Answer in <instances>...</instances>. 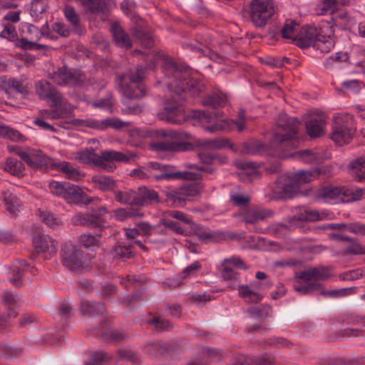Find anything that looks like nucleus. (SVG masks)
<instances>
[{"label":"nucleus","mask_w":365,"mask_h":365,"mask_svg":"<svg viewBox=\"0 0 365 365\" xmlns=\"http://www.w3.org/2000/svg\"><path fill=\"white\" fill-rule=\"evenodd\" d=\"M144 71L138 68L135 72L117 76V85L120 93L128 99L140 98L145 95L143 83Z\"/></svg>","instance_id":"5"},{"label":"nucleus","mask_w":365,"mask_h":365,"mask_svg":"<svg viewBox=\"0 0 365 365\" xmlns=\"http://www.w3.org/2000/svg\"><path fill=\"white\" fill-rule=\"evenodd\" d=\"M5 171L14 176L21 178L24 176V164L16 158H8L4 164Z\"/></svg>","instance_id":"35"},{"label":"nucleus","mask_w":365,"mask_h":365,"mask_svg":"<svg viewBox=\"0 0 365 365\" xmlns=\"http://www.w3.org/2000/svg\"><path fill=\"white\" fill-rule=\"evenodd\" d=\"M92 182L96 188L103 192L113 191L116 187V182L111 177L104 175H93Z\"/></svg>","instance_id":"33"},{"label":"nucleus","mask_w":365,"mask_h":365,"mask_svg":"<svg viewBox=\"0 0 365 365\" xmlns=\"http://www.w3.org/2000/svg\"><path fill=\"white\" fill-rule=\"evenodd\" d=\"M289 151L285 152V154L287 155L286 158L292 156L307 163H314L319 160L318 155L309 150H304L302 151L294 152V153L292 154L287 153Z\"/></svg>","instance_id":"48"},{"label":"nucleus","mask_w":365,"mask_h":365,"mask_svg":"<svg viewBox=\"0 0 365 365\" xmlns=\"http://www.w3.org/2000/svg\"><path fill=\"white\" fill-rule=\"evenodd\" d=\"M99 335L106 340L110 341L111 342H118L125 339L126 335L122 332L117 330L109 329L105 332H99Z\"/></svg>","instance_id":"51"},{"label":"nucleus","mask_w":365,"mask_h":365,"mask_svg":"<svg viewBox=\"0 0 365 365\" xmlns=\"http://www.w3.org/2000/svg\"><path fill=\"white\" fill-rule=\"evenodd\" d=\"M42 222L50 227L55 228L61 225V221L49 212H40Z\"/></svg>","instance_id":"56"},{"label":"nucleus","mask_w":365,"mask_h":365,"mask_svg":"<svg viewBox=\"0 0 365 365\" xmlns=\"http://www.w3.org/2000/svg\"><path fill=\"white\" fill-rule=\"evenodd\" d=\"M319 31L315 27L307 26L303 28V36H299L296 44L301 48L314 46Z\"/></svg>","instance_id":"25"},{"label":"nucleus","mask_w":365,"mask_h":365,"mask_svg":"<svg viewBox=\"0 0 365 365\" xmlns=\"http://www.w3.org/2000/svg\"><path fill=\"white\" fill-rule=\"evenodd\" d=\"M296 190L289 175H280L272 186V195L276 199L291 198Z\"/></svg>","instance_id":"12"},{"label":"nucleus","mask_w":365,"mask_h":365,"mask_svg":"<svg viewBox=\"0 0 365 365\" xmlns=\"http://www.w3.org/2000/svg\"><path fill=\"white\" fill-rule=\"evenodd\" d=\"M68 182L53 181L49 184V189L52 194L63 197Z\"/></svg>","instance_id":"60"},{"label":"nucleus","mask_w":365,"mask_h":365,"mask_svg":"<svg viewBox=\"0 0 365 365\" xmlns=\"http://www.w3.org/2000/svg\"><path fill=\"white\" fill-rule=\"evenodd\" d=\"M344 322L350 324L352 327L345 328L343 330V335L345 336H356L359 335L360 328L365 327V317L359 315L348 316Z\"/></svg>","instance_id":"23"},{"label":"nucleus","mask_w":365,"mask_h":365,"mask_svg":"<svg viewBox=\"0 0 365 365\" xmlns=\"http://www.w3.org/2000/svg\"><path fill=\"white\" fill-rule=\"evenodd\" d=\"M223 269L222 272V279L227 282L228 287L235 290L240 285V273L236 272L232 267L222 266Z\"/></svg>","instance_id":"34"},{"label":"nucleus","mask_w":365,"mask_h":365,"mask_svg":"<svg viewBox=\"0 0 365 365\" xmlns=\"http://www.w3.org/2000/svg\"><path fill=\"white\" fill-rule=\"evenodd\" d=\"M310 293L315 291H319L321 294L326 297H339L345 296L349 292L347 289H341L336 290L326 291L323 289L322 284L317 281L308 282Z\"/></svg>","instance_id":"36"},{"label":"nucleus","mask_w":365,"mask_h":365,"mask_svg":"<svg viewBox=\"0 0 365 365\" xmlns=\"http://www.w3.org/2000/svg\"><path fill=\"white\" fill-rule=\"evenodd\" d=\"M132 158L130 153H125L115 150H105L101 155H97L88 150L81 151L78 154V160L86 164H94L108 172H113L116 166L114 162H128Z\"/></svg>","instance_id":"3"},{"label":"nucleus","mask_w":365,"mask_h":365,"mask_svg":"<svg viewBox=\"0 0 365 365\" xmlns=\"http://www.w3.org/2000/svg\"><path fill=\"white\" fill-rule=\"evenodd\" d=\"M135 36L138 38L142 46L150 48L154 46V40L153 36L144 32L142 30H137L135 32Z\"/></svg>","instance_id":"57"},{"label":"nucleus","mask_w":365,"mask_h":365,"mask_svg":"<svg viewBox=\"0 0 365 365\" xmlns=\"http://www.w3.org/2000/svg\"><path fill=\"white\" fill-rule=\"evenodd\" d=\"M158 58H163L161 66L165 82L170 91L171 98L165 103L163 109L158 113L160 120L173 124H181L185 120V110L182 107L187 92L193 96L200 95L204 85L196 78L191 77L188 68L178 65L165 55L158 53Z\"/></svg>","instance_id":"1"},{"label":"nucleus","mask_w":365,"mask_h":365,"mask_svg":"<svg viewBox=\"0 0 365 365\" xmlns=\"http://www.w3.org/2000/svg\"><path fill=\"white\" fill-rule=\"evenodd\" d=\"M115 200L121 204L138 205L140 200L138 198V194L131 190L125 191H114Z\"/></svg>","instance_id":"37"},{"label":"nucleus","mask_w":365,"mask_h":365,"mask_svg":"<svg viewBox=\"0 0 365 365\" xmlns=\"http://www.w3.org/2000/svg\"><path fill=\"white\" fill-rule=\"evenodd\" d=\"M351 244L346 247V252L354 255H365V245H362L351 239Z\"/></svg>","instance_id":"64"},{"label":"nucleus","mask_w":365,"mask_h":365,"mask_svg":"<svg viewBox=\"0 0 365 365\" xmlns=\"http://www.w3.org/2000/svg\"><path fill=\"white\" fill-rule=\"evenodd\" d=\"M299 27V25L295 21H287L283 24L282 37L297 41Z\"/></svg>","instance_id":"43"},{"label":"nucleus","mask_w":365,"mask_h":365,"mask_svg":"<svg viewBox=\"0 0 365 365\" xmlns=\"http://www.w3.org/2000/svg\"><path fill=\"white\" fill-rule=\"evenodd\" d=\"M273 215L270 210H263L258 208H248L235 216H240L241 220L246 225H255L258 221H263Z\"/></svg>","instance_id":"17"},{"label":"nucleus","mask_w":365,"mask_h":365,"mask_svg":"<svg viewBox=\"0 0 365 365\" xmlns=\"http://www.w3.org/2000/svg\"><path fill=\"white\" fill-rule=\"evenodd\" d=\"M150 324H153L157 330H169L172 328L171 322L161 317H154L148 322Z\"/></svg>","instance_id":"61"},{"label":"nucleus","mask_w":365,"mask_h":365,"mask_svg":"<svg viewBox=\"0 0 365 365\" xmlns=\"http://www.w3.org/2000/svg\"><path fill=\"white\" fill-rule=\"evenodd\" d=\"M356 130L354 116L349 113L334 115L331 138L339 145L347 144L353 138Z\"/></svg>","instance_id":"6"},{"label":"nucleus","mask_w":365,"mask_h":365,"mask_svg":"<svg viewBox=\"0 0 365 365\" xmlns=\"http://www.w3.org/2000/svg\"><path fill=\"white\" fill-rule=\"evenodd\" d=\"M140 235L150 236L154 232L155 228H158L159 225L152 226L146 222H141L136 225Z\"/></svg>","instance_id":"63"},{"label":"nucleus","mask_w":365,"mask_h":365,"mask_svg":"<svg viewBox=\"0 0 365 365\" xmlns=\"http://www.w3.org/2000/svg\"><path fill=\"white\" fill-rule=\"evenodd\" d=\"M13 91L24 96L29 93L28 88L24 85L22 80H19L15 78H8L6 76H1L0 93H4L10 96Z\"/></svg>","instance_id":"16"},{"label":"nucleus","mask_w":365,"mask_h":365,"mask_svg":"<svg viewBox=\"0 0 365 365\" xmlns=\"http://www.w3.org/2000/svg\"><path fill=\"white\" fill-rule=\"evenodd\" d=\"M224 113L221 110L209 112L206 110H193V118L197 119L201 123H212L210 125L204 126L205 130L214 133L218 131H230L233 128V121L228 119L218 120H215L222 117Z\"/></svg>","instance_id":"8"},{"label":"nucleus","mask_w":365,"mask_h":365,"mask_svg":"<svg viewBox=\"0 0 365 365\" xmlns=\"http://www.w3.org/2000/svg\"><path fill=\"white\" fill-rule=\"evenodd\" d=\"M9 151H15L16 154L24 160L28 166L41 170L53 169L56 165L53 160L46 155L40 150L26 148V150H22L20 148H15L14 146H8Z\"/></svg>","instance_id":"9"},{"label":"nucleus","mask_w":365,"mask_h":365,"mask_svg":"<svg viewBox=\"0 0 365 365\" xmlns=\"http://www.w3.org/2000/svg\"><path fill=\"white\" fill-rule=\"evenodd\" d=\"M277 15L274 20H272L268 24L269 27L267 31V36L271 39L277 38L278 36L282 35V30L283 27V22H281L277 19Z\"/></svg>","instance_id":"52"},{"label":"nucleus","mask_w":365,"mask_h":365,"mask_svg":"<svg viewBox=\"0 0 365 365\" xmlns=\"http://www.w3.org/2000/svg\"><path fill=\"white\" fill-rule=\"evenodd\" d=\"M322 172H324L323 167L316 168L310 170H299L294 173L289 174L291 179L294 182L296 189L299 185L312 181L314 179L320 176Z\"/></svg>","instance_id":"20"},{"label":"nucleus","mask_w":365,"mask_h":365,"mask_svg":"<svg viewBox=\"0 0 365 365\" xmlns=\"http://www.w3.org/2000/svg\"><path fill=\"white\" fill-rule=\"evenodd\" d=\"M110 32L116 46L120 48L128 50L132 47V41L129 35L124 31L122 26L118 23L112 24Z\"/></svg>","instance_id":"21"},{"label":"nucleus","mask_w":365,"mask_h":365,"mask_svg":"<svg viewBox=\"0 0 365 365\" xmlns=\"http://www.w3.org/2000/svg\"><path fill=\"white\" fill-rule=\"evenodd\" d=\"M83 125L97 130H105L108 128L120 129L129 125V123L123 121L116 118H108L104 120H81Z\"/></svg>","instance_id":"18"},{"label":"nucleus","mask_w":365,"mask_h":365,"mask_svg":"<svg viewBox=\"0 0 365 365\" xmlns=\"http://www.w3.org/2000/svg\"><path fill=\"white\" fill-rule=\"evenodd\" d=\"M57 168L66 175L67 178L72 180H79L83 176L77 168L72 166L68 162L59 163Z\"/></svg>","instance_id":"42"},{"label":"nucleus","mask_w":365,"mask_h":365,"mask_svg":"<svg viewBox=\"0 0 365 365\" xmlns=\"http://www.w3.org/2000/svg\"><path fill=\"white\" fill-rule=\"evenodd\" d=\"M235 266L242 269H247L248 267L245 264L243 260L237 256H232L230 258L225 259L222 266Z\"/></svg>","instance_id":"62"},{"label":"nucleus","mask_w":365,"mask_h":365,"mask_svg":"<svg viewBox=\"0 0 365 365\" xmlns=\"http://www.w3.org/2000/svg\"><path fill=\"white\" fill-rule=\"evenodd\" d=\"M205 145L210 148L221 149L229 147L231 150H234V145L230 143V140L227 138H217L206 140Z\"/></svg>","instance_id":"53"},{"label":"nucleus","mask_w":365,"mask_h":365,"mask_svg":"<svg viewBox=\"0 0 365 365\" xmlns=\"http://www.w3.org/2000/svg\"><path fill=\"white\" fill-rule=\"evenodd\" d=\"M3 196L7 210L11 213H16L20 206L17 196L9 190L4 191Z\"/></svg>","instance_id":"45"},{"label":"nucleus","mask_w":365,"mask_h":365,"mask_svg":"<svg viewBox=\"0 0 365 365\" xmlns=\"http://www.w3.org/2000/svg\"><path fill=\"white\" fill-rule=\"evenodd\" d=\"M166 197V202H170L175 206H182L185 204L186 198L183 197L184 194H188L186 189L168 188L163 191Z\"/></svg>","instance_id":"26"},{"label":"nucleus","mask_w":365,"mask_h":365,"mask_svg":"<svg viewBox=\"0 0 365 365\" xmlns=\"http://www.w3.org/2000/svg\"><path fill=\"white\" fill-rule=\"evenodd\" d=\"M63 13L66 20L72 26L73 31L78 35H81L84 29L81 25L80 16L75 9L71 6H66L63 9Z\"/></svg>","instance_id":"30"},{"label":"nucleus","mask_w":365,"mask_h":365,"mask_svg":"<svg viewBox=\"0 0 365 365\" xmlns=\"http://www.w3.org/2000/svg\"><path fill=\"white\" fill-rule=\"evenodd\" d=\"M195 234L197 237L203 241L211 240L213 242H219L225 239V235L220 231L212 232L208 228L197 226L195 229Z\"/></svg>","instance_id":"31"},{"label":"nucleus","mask_w":365,"mask_h":365,"mask_svg":"<svg viewBox=\"0 0 365 365\" xmlns=\"http://www.w3.org/2000/svg\"><path fill=\"white\" fill-rule=\"evenodd\" d=\"M28 266L29 264L24 259H19L15 262L13 265L12 277L10 279L12 284L16 287H19L22 284L21 277L26 271V267Z\"/></svg>","instance_id":"40"},{"label":"nucleus","mask_w":365,"mask_h":365,"mask_svg":"<svg viewBox=\"0 0 365 365\" xmlns=\"http://www.w3.org/2000/svg\"><path fill=\"white\" fill-rule=\"evenodd\" d=\"M138 198L141 201L138 206L144 205L145 204H153L159 202V196L156 191L149 189L146 187L139 188V194Z\"/></svg>","instance_id":"38"},{"label":"nucleus","mask_w":365,"mask_h":365,"mask_svg":"<svg viewBox=\"0 0 365 365\" xmlns=\"http://www.w3.org/2000/svg\"><path fill=\"white\" fill-rule=\"evenodd\" d=\"M226 101L225 97L220 96L217 93L207 96L202 101V104L204 106L210 107L213 109H217L219 107H223Z\"/></svg>","instance_id":"46"},{"label":"nucleus","mask_w":365,"mask_h":365,"mask_svg":"<svg viewBox=\"0 0 365 365\" xmlns=\"http://www.w3.org/2000/svg\"><path fill=\"white\" fill-rule=\"evenodd\" d=\"M50 79L59 86H81L86 81V76L79 71L71 70L67 67L58 68L49 74Z\"/></svg>","instance_id":"11"},{"label":"nucleus","mask_w":365,"mask_h":365,"mask_svg":"<svg viewBox=\"0 0 365 365\" xmlns=\"http://www.w3.org/2000/svg\"><path fill=\"white\" fill-rule=\"evenodd\" d=\"M334 30L326 24L320 26L314 48L322 53L329 52L335 46Z\"/></svg>","instance_id":"13"},{"label":"nucleus","mask_w":365,"mask_h":365,"mask_svg":"<svg viewBox=\"0 0 365 365\" xmlns=\"http://www.w3.org/2000/svg\"><path fill=\"white\" fill-rule=\"evenodd\" d=\"M197 44H188L187 48L192 51L197 53L199 56H209L211 54V50L208 48L205 43H202L197 40Z\"/></svg>","instance_id":"58"},{"label":"nucleus","mask_w":365,"mask_h":365,"mask_svg":"<svg viewBox=\"0 0 365 365\" xmlns=\"http://www.w3.org/2000/svg\"><path fill=\"white\" fill-rule=\"evenodd\" d=\"M299 123L296 118L288 116L285 113L280 114L277 122L279 130L272 135L269 144L265 145L258 140L251 139L242 144V153L249 155L272 153L285 158V152L290 151L298 143L297 134Z\"/></svg>","instance_id":"2"},{"label":"nucleus","mask_w":365,"mask_h":365,"mask_svg":"<svg viewBox=\"0 0 365 365\" xmlns=\"http://www.w3.org/2000/svg\"><path fill=\"white\" fill-rule=\"evenodd\" d=\"M47 8V0H32L30 14L36 21L41 19V15Z\"/></svg>","instance_id":"47"},{"label":"nucleus","mask_w":365,"mask_h":365,"mask_svg":"<svg viewBox=\"0 0 365 365\" xmlns=\"http://www.w3.org/2000/svg\"><path fill=\"white\" fill-rule=\"evenodd\" d=\"M190 145L185 143H176L171 140H163L153 143L150 145L151 149L155 151L178 152L187 150Z\"/></svg>","instance_id":"24"},{"label":"nucleus","mask_w":365,"mask_h":365,"mask_svg":"<svg viewBox=\"0 0 365 365\" xmlns=\"http://www.w3.org/2000/svg\"><path fill=\"white\" fill-rule=\"evenodd\" d=\"M325 121L320 118H311L306 122L307 134L311 138H318L324 133Z\"/></svg>","instance_id":"27"},{"label":"nucleus","mask_w":365,"mask_h":365,"mask_svg":"<svg viewBox=\"0 0 365 365\" xmlns=\"http://www.w3.org/2000/svg\"><path fill=\"white\" fill-rule=\"evenodd\" d=\"M230 202L235 206H246L250 202V197L237 192H230Z\"/></svg>","instance_id":"59"},{"label":"nucleus","mask_w":365,"mask_h":365,"mask_svg":"<svg viewBox=\"0 0 365 365\" xmlns=\"http://www.w3.org/2000/svg\"><path fill=\"white\" fill-rule=\"evenodd\" d=\"M173 167L170 165H163L161 168L160 174H155L153 179L157 181L163 180H172V179H183L195 180L202 178V175L198 173L191 172H173Z\"/></svg>","instance_id":"14"},{"label":"nucleus","mask_w":365,"mask_h":365,"mask_svg":"<svg viewBox=\"0 0 365 365\" xmlns=\"http://www.w3.org/2000/svg\"><path fill=\"white\" fill-rule=\"evenodd\" d=\"M35 92L41 100H48L51 103L61 94L55 86L45 80H40L35 83Z\"/></svg>","instance_id":"19"},{"label":"nucleus","mask_w":365,"mask_h":365,"mask_svg":"<svg viewBox=\"0 0 365 365\" xmlns=\"http://www.w3.org/2000/svg\"><path fill=\"white\" fill-rule=\"evenodd\" d=\"M237 289H238V296L247 303L257 304L262 299V295L251 289L247 284H240Z\"/></svg>","instance_id":"29"},{"label":"nucleus","mask_w":365,"mask_h":365,"mask_svg":"<svg viewBox=\"0 0 365 365\" xmlns=\"http://www.w3.org/2000/svg\"><path fill=\"white\" fill-rule=\"evenodd\" d=\"M0 137L16 142H24L26 139V137L17 130L6 125H0Z\"/></svg>","instance_id":"44"},{"label":"nucleus","mask_w":365,"mask_h":365,"mask_svg":"<svg viewBox=\"0 0 365 365\" xmlns=\"http://www.w3.org/2000/svg\"><path fill=\"white\" fill-rule=\"evenodd\" d=\"M365 192V188L338 187L332 185L319 188L314 194L317 200L330 202L338 200L343 202L359 200Z\"/></svg>","instance_id":"4"},{"label":"nucleus","mask_w":365,"mask_h":365,"mask_svg":"<svg viewBox=\"0 0 365 365\" xmlns=\"http://www.w3.org/2000/svg\"><path fill=\"white\" fill-rule=\"evenodd\" d=\"M78 242L85 248L91 250L94 247H98L100 245L98 239H97L96 236L88 232L81 234L78 237Z\"/></svg>","instance_id":"49"},{"label":"nucleus","mask_w":365,"mask_h":365,"mask_svg":"<svg viewBox=\"0 0 365 365\" xmlns=\"http://www.w3.org/2000/svg\"><path fill=\"white\" fill-rule=\"evenodd\" d=\"M249 16L256 28H264L276 18L273 0H252L249 4Z\"/></svg>","instance_id":"7"},{"label":"nucleus","mask_w":365,"mask_h":365,"mask_svg":"<svg viewBox=\"0 0 365 365\" xmlns=\"http://www.w3.org/2000/svg\"><path fill=\"white\" fill-rule=\"evenodd\" d=\"M110 359V356L103 351H98L93 352L89 361L85 363V365H103Z\"/></svg>","instance_id":"54"},{"label":"nucleus","mask_w":365,"mask_h":365,"mask_svg":"<svg viewBox=\"0 0 365 365\" xmlns=\"http://www.w3.org/2000/svg\"><path fill=\"white\" fill-rule=\"evenodd\" d=\"M114 215L117 220L123 221L130 217H141L143 216V214L138 211H133L124 208H119L114 211Z\"/></svg>","instance_id":"55"},{"label":"nucleus","mask_w":365,"mask_h":365,"mask_svg":"<svg viewBox=\"0 0 365 365\" xmlns=\"http://www.w3.org/2000/svg\"><path fill=\"white\" fill-rule=\"evenodd\" d=\"M83 194L79 187L68 182L63 198L69 203H78L83 200Z\"/></svg>","instance_id":"41"},{"label":"nucleus","mask_w":365,"mask_h":365,"mask_svg":"<svg viewBox=\"0 0 365 365\" xmlns=\"http://www.w3.org/2000/svg\"><path fill=\"white\" fill-rule=\"evenodd\" d=\"M61 263L69 270L81 273L84 270L83 252L72 244H65L61 250Z\"/></svg>","instance_id":"10"},{"label":"nucleus","mask_w":365,"mask_h":365,"mask_svg":"<svg viewBox=\"0 0 365 365\" xmlns=\"http://www.w3.org/2000/svg\"><path fill=\"white\" fill-rule=\"evenodd\" d=\"M23 34H25V37L30 38L34 41H38L41 37V32L39 29L30 24H25L21 30Z\"/></svg>","instance_id":"50"},{"label":"nucleus","mask_w":365,"mask_h":365,"mask_svg":"<svg viewBox=\"0 0 365 365\" xmlns=\"http://www.w3.org/2000/svg\"><path fill=\"white\" fill-rule=\"evenodd\" d=\"M81 310L83 315L94 316L103 314L105 307L103 303H95L85 300L81 302Z\"/></svg>","instance_id":"39"},{"label":"nucleus","mask_w":365,"mask_h":365,"mask_svg":"<svg viewBox=\"0 0 365 365\" xmlns=\"http://www.w3.org/2000/svg\"><path fill=\"white\" fill-rule=\"evenodd\" d=\"M33 244L37 252H48L49 255L57 252V243L48 235L35 236Z\"/></svg>","instance_id":"22"},{"label":"nucleus","mask_w":365,"mask_h":365,"mask_svg":"<svg viewBox=\"0 0 365 365\" xmlns=\"http://www.w3.org/2000/svg\"><path fill=\"white\" fill-rule=\"evenodd\" d=\"M350 173L357 182H365V157H359L349 164Z\"/></svg>","instance_id":"28"},{"label":"nucleus","mask_w":365,"mask_h":365,"mask_svg":"<svg viewBox=\"0 0 365 365\" xmlns=\"http://www.w3.org/2000/svg\"><path fill=\"white\" fill-rule=\"evenodd\" d=\"M51 119L66 118L71 115L73 112V106L70 104L62 93L51 103Z\"/></svg>","instance_id":"15"},{"label":"nucleus","mask_w":365,"mask_h":365,"mask_svg":"<svg viewBox=\"0 0 365 365\" xmlns=\"http://www.w3.org/2000/svg\"><path fill=\"white\" fill-rule=\"evenodd\" d=\"M113 259L125 260L135 256L134 247L131 245L118 244L110 251Z\"/></svg>","instance_id":"32"}]
</instances>
